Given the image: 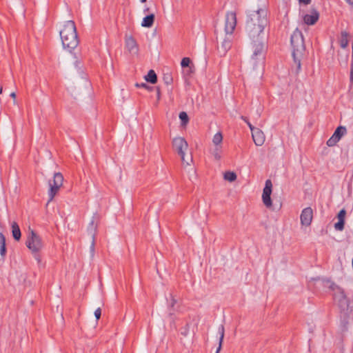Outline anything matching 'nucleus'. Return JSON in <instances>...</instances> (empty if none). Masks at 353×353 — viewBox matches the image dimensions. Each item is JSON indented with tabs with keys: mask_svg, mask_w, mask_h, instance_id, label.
<instances>
[{
	"mask_svg": "<svg viewBox=\"0 0 353 353\" xmlns=\"http://www.w3.org/2000/svg\"><path fill=\"white\" fill-rule=\"evenodd\" d=\"M265 9L250 12L247 17L245 32L249 40L247 67L252 72L261 70L264 64L265 28L267 26Z\"/></svg>",
	"mask_w": 353,
	"mask_h": 353,
	"instance_id": "1",
	"label": "nucleus"
},
{
	"mask_svg": "<svg viewBox=\"0 0 353 353\" xmlns=\"http://www.w3.org/2000/svg\"><path fill=\"white\" fill-rule=\"evenodd\" d=\"M59 35L63 48L68 51L71 52L78 46L77 28L72 20H68L61 25Z\"/></svg>",
	"mask_w": 353,
	"mask_h": 353,
	"instance_id": "2",
	"label": "nucleus"
},
{
	"mask_svg": "<svg viewBox=\"0 0 353 353\" xmlns=\"http://www.w3.org/2000/svg\"><path fill=\"white\" fill-rule=\"evenodd\" d=\"M291 45L292 47V57L297 68H301V59L303 56L305 48L302 32L298 29L295 30L291 36Z\"/></svg>",
	"mask_w": 353,
	"mask_h": 353,
	"instance_id": "3",
	"label": "nucleus"
},
{
	"mask_svg": "<svg viewBox=\"0 0 353 353\" xmlns=\"http://www.w3.org/2000/svg\"><path fill=\"white\" fill-rule=\"evenodd\" d=\"M26 245L32 254L40 253L44 247L42 238L32 229L28 230Z\"/></svg>",
	"mask_w": 353,
	"mask_h": 353,
	"instance_id": "4",
	"label": "nucleus"
},
{
	"mask_svg": "<svg viewBox=\"0 0 353 353\" xmlns=\"http://www.w3.org/2000/svg\"><path fill=\"white\" fill-rule=\"evenodd\" d=\"M63 183V176L61 172L54 174L53 179L48 181L49 190L48 192L49 200L48 203L52 201Z\"/></svg>",
	"mask_w": 353,
	"mask_h": 353,
	"instance_id": "5",
	"label": "nucleus"
},
{
	"mask_svg": "<svg viewBox=\"0 0 353 353\" xmlns=\"http://www.w3.org/2000/svg\"><path fill=\"white\" fill-rule=\"evenodd\" d=\"M172 148L174 151L180 156L183 157L184 153L188 151L189 145L186 140L181 137H176L172 139Z\"/></svg>",
	"mask_w": 353,
	"mask_h": 353,
	"instance_id": "6",
	"label": "nucleus"
},
{
	"mask_svg": "<svg viewBox=\"0 0 353 353\" xmlns=\"http://www.w3.org/2000/svg\"><path fill=\"white\" fill-rule=\"evenodd\" d=\"M236 26V14L235 12L229 11L225 14L224 21V30L225 34L230 35L233 33Z\"/></svg>",
	"mask_w": 353,
	"mask_h": 353,
	"instance_id": "7",
	"label": "nucleus"
},
{
	"mask_svg": "<svg viewBox=\"0 0 353 353\" xmlns=\"http://www.w3.org/2000/svg\"><path fill=\"white\" fill-rule=\"evenodd\" d=\"M272 192V183L271 180L268 179L265 181V187L262 194L263 203L267 208H271L272 206V202L271 199V194Z\"/></svg>",
	"mask_w": 353,
	"mask_h": 353,
	"instance_id": "8",
	"label": "nucleus"
},
{
	"mask_svg": "<svg viewBox=\"0 0 353 353\" xmlns=\"http://www.w3.org/2000/svg\"><path fill=\"white\" fill-rule=\"evenodd\" d=\"M125 47L129 54L133 56H138L139 47L136 39L132 35L125 34Z\"/></svg>",
	"mask_w": 353,
	"mask_h": 353,
	"instance_id": "9",
	"label": "nucleus"
},
{
	"mask_svg": "<svg viewBox=\"0 0 353 353\" xmlns=\"http://www.w3.org/2000/svg\"><path fill=\"white\" fill-rule=\"evenodd\" d=\"M313 219V210L311 208H304L300 215V220L301 225L303 227H308L311 225Z\"/></svg>",
	"mask_w": 353,
	"mask_h": 353,
	"instance_id": "10",
	"label": "nucleus"
},
{
	"mask_svg": "<svg viewBox=\"0 0 353 353\" xmlns=\"http://www.w3.org/2000/svg\"><path fill=\"white\" fill-rule=\"evenodd\" d=\"M217 43H218V50L219 52L222 54H225V52L230 48L231 41L229 37H223L222 35L217 37Z\"/></svg>",
	"mask_w": 353,
	"mask_h": 353,
	"instance_id": "11",
	"label": "nucleus"
},
{
	"mask_svg": "<svg viewBox=\"0 0 353 353\" xmlns=\"http://www.w3.org/2000/svg\"><path fill=\"white\" fill-rule=\"evenodd\" d=\"M319 19V12L315 10L312 9L308 13L304 14L303 17V21L308 26L315 24Z\"/></svg>",
	"mask_w": 353,
	"mask_h": 353,
	"instance_id": "12",
	"label": "nucleus"
},
{
	"mask_svg": "<svg viewBox=\"0 0 353 353\" xmlns=\"http://www.w3.org/2000/svg\"><path fill=\"white\" fill-rule=\"evenodd\" d=\"M178 301L179 297L173 293H169L166 296L167 305L172 313L178 310Z\"/></svg>",
	"mask_w": 353,
	"mask_h": 353,
	"instance_id": "13",
	"label": "nucleus"
},
{
	"mask_svg": "<svg viewBox=\"0 0 353 353\" xmlns=\"http://www.w3.org/2000/svg\"><path fill=\"white\" fill-rule=\"evenodd\" d=\"M252 137L254 143L257 146H261L263 145L265 141V136L264 132L259 128L255 130L252 134Z\"/></svg>",
	"mask_w": 353,
	"mask_h": 353,
	"instance_id": "14",
	"label": "nucleus"
},
{
	"mask_svg": "<svg viewBox=\"0 0 353 353\" xmlns=\"http://www.w3.org/2000/svg\"><path fill=\"white\" fill-rule=\"evenodd\" d=\"M334 299L336 301L339 303V306L345 310L348 307L349 302L347 299L344 292L343 291L339 290L338 294L334 295Z\"/></svg>",
	"mask_w": 353,
	"mask_h": 353,
	"instance_id": "15",
	"label": "nucleus"
},
{
	"mask_svg": "<svg viewBox=\"0 0 353 353\" xmlns=\"http://www.w3.org/2000/svg\"><path fill=\"white\" fill-rule=\"evenodd\" d=\"M346 215V211L342 209L339 211L337 218L339 221L334 224V228L336 230L342 231L344 229L345 217Z\"/></svg>",
	"mask_w": 353,
	"mask_h": 353,
	"instance_id": "16",
	"label": "nucleus"
},
{
	"mask_svg": "<svg viewBox=\"0 0 353 353\" xmlns=\"http://www.w3.org/2000/svg\"><path fill=\"white\" fill-rule=\"evenodd\" d=\"M209 151L216 161H219L222 157L223 145H211Z\"/></svg>",
	"mask_w": 353,
	"mask_h": 353,
	"instance_id": "17",
	"label": "nucleus"
},
{
	"mask_svg": "<svg viewBox=\"0 0 353 353\" xmlns=\"http://www.w3.org/2000/svg\"><path fill=\"white\" fill-rule=\"evenodd\" d=\"M155 16L154 14H150L145 17L141 21V26L143 28H150L153 26L154 22Z\"/></svg>",
	"mask_w": 353,
	"mask_h": 353,
	"instance_id": "18",
	"label": "nucleus"
},
{
	"mask_svg": "<svg viewBox=\"0 0 353 353\" xmlns=\"http://www.w3.org/2000/svg\"><path fill=\"white\" fill-rule=\"evenodd\" d=\"M11 227L13 238L17 241H19L21 236V233L18 224L16 222H12Z\"/></svg>",
	"mask_w": 353,
	"mask_h": 353,
	"instance_id": "19",
	"label": "nucleus"
},
{
	"mask_svg": "<svg viewBox=\"0 0 353 353\" xmlns=\"http://www.w3.org/2000/svg\"><path fill=\"white\" fill-rule=\"evenodd\" d=\"M183 159V157H181V160L182 162V164L184 167L190 166L192 163H193V158L192 156V154L190 152L189 154L185 152L184 153Z\"/></svg>",
	"mask_w": 353,
	"mask_h": 353,
	"instance_id": "20",
	"label": "nucleus"
},
{
	"mask_svg": "<svg viewBox=\"0 0 353 353\" xmlns=\"http://www.w3.org/2000/svg\"><path fill=\"white\" fill-rule=\"evenodd\" d=\"M340 39V46L342 48H346L349 43V34L346 31L341 32Z\"/></svg>",
	"mask_w": 353,
	"mask_h": 353,
	"instance_id": "21",
	"label": "nucleus"
},
{
	"mask_svg": "<svg viewBox=\"0 0 353 353\" xmlns=\"http://www.w3.org/2000/svg\"><path fill=\"white\" fill-rule=\"evenodd\" d=\"M223 135L221 132H216L212 137V145H222Z\"/></svg>",
	"mask_w": 353,
	"mask_h": 353,
	"instance_id": "22",
	"label": "nucleus"
},
{
	"mask_svg": "<svg viewBox=\"0 0 353 353\" xmlns=\"http://www.w3.org/2000/svg\"><path fill=\"white\" fill-rule=\"evenodd\" d=\"M97 223L95 221L94 218L92 217V220L89 223L88 228H87V230H88V233L92 237H94V233L97 230Z\"/></svg>",
	"mask_w": 353,
	"mask_h": 353,
	"instance_id": "23",
	"label": "nucleus"
},
{
	"mask_svg": "<svg viewBox=\"0 0 353 353\" xmlns=\"http://www.w3.org/2000/svg\"><path fill=\"white\" fill-rule=\"evenodd\" d=\"M145 79L146 81L150 82L151 83H155L157 81V77L154 70H150L148 74L145 77Z\"/></svg>",
	"mask_w": 353,
	"mask_h": 353,
	"instance_id": "24",
	"label": "nucleus"
},
{
	"mask_svg": "<svg viewBox=\"0 0 353 353\" xmlns=\"http://www.w3.org/2000/svg\"><path fill=\"white\" fill-rule=\"evenodd\" d=\"M6 252V238L2 232H0V254L2 256H5Z\"/></svg>",
	"mask_w": 353,
	"mask_h": 353,
	"instance_id": "25",
	"label": "nucleus"
},
{
	"mask_svg": "<svg viewBox=\"0 0 353 353\" xmlns=\"http://www.w3.org/2000/svg\"><path fill=\"white\" fill-rule=\"evenodd\" d=\"M179 117L181 120V125L185 127L189 122V117L185 112H181Z\"/></svg>",
	"mask_w": 353,
	"mask_h": 353,
	"instance_id": "26",
	"label": "nucleus"
},
{
	"mask_svg": "<svg viewBox=\"0 0 353 353\" xmlns=\"http://www.w3.org/2000/svg\"><path fill=\"white\" fill-rule=\"evenodd\" d=\"M236 174L234 172L228 171L225 172L223 176V178L225 180L229 181V182H233L236 179Z\"/></svg>",
	"mask_w": 353,
	"mask_h": 353,
	"instance_id": "27",
	"label": "nucleus"
},
{
	"mask_svg": "<svg viewBox=\"0 0 353 353\" xmlns=\"http://www.w3.org/2000/svg\"><path fill=\"white\" fill-rule=\"evenodd\" d=\"M345 132H346V129L345 127L339 126L336 129V130L334 131V132L332 135H334V137H336L337 139H339L340 140Z\"/></svg>",
	"mask_w": 353,
	"mask_h": 353,
	"instance_id": "28",
	"label": "nucleus"
},
{
	"mask_svg": "<svg viewBox=\"0 0 353 353\" xmlns=\"http://www.w3.org/2000/svg\"><path fill=\"white\" fill-rule=\"evenodd\" d=\"M219 333H220V339H219V347L216 351V353H219L221 349V347H222V343H223V338H224V327L223 325H221L219 329Z\"/></svg>",
	"mask_w": 353,
	"mask_h": 353,
	"instance_id": "29",
	"label": "nucleus"
},
{
	"mask_svg": "<svg viewBox=\"0 0 353 353\" xmlns=\"http://www.w3.org/2000/svg\"><path fill=\"white\" fill-rule=\"evenodd\" d=\"M339 141V139H337L336 137L332 135L327 141V145L329 147H332L335 145Z\"/></svg>",
	"mask_w": 353,
	"mask_h": 353,
	"instance_id": "30",
	"label": "nucleus"
},
{
	"mask_svg": "<svg viewBox=\"0 0 353 353\" xmlns=\"http://www.w3.org/2000/svg\"><path fill=\"white\" fill-rule=\"evenodd\" d=\"M191 62V60L188 57H184L182 59L181 61V65L182 68H185L189 66L190 63Z\"/></svg>",
	"mask_w": 353,
	"mask_h": 353,
	"instance_id": "31",
	"label": "nucleus"
},
{
	"mask_svg": "<svg viewBox=\"0 0 353 353\" xmlns=\"http://www.w3.org/2000/svg\"><path fill=\"white\" fill-rule=\"evenodd\" d=\"M350 80L352 83H353V42H352V60L350 64Z\"/></svg>",
	"mask_w": 353,
	"mask_h": 353,
	"instance_id": "32",
	"label": "nucleus"
},
{
	"mask_svg": "<svg viewBox=\"0 0 353 353\" xmlns=\"http://www.w3.org/2000/svg\"><path fill=\"white\" fill-rule=\"evenodd\" d=\"M163 81L166 85H170L172 83V77L169 74H165L163 76Z\"/></svg>",
	"mask_w": 353,
	"mask_h": 353,
	"instance_id": "33",
	"label": "nucleus"
},
{
	"mask_svg": "<svg viewBox=\"0 0 353 353\" xmlns=\"http://www.w3.org/2000/svg\"><path fill=\"white\" fill-rule=\"evenodd\" d=\"M101 315V308L99 307L94 311V316H95L97 320H99L100 319Z\"/></svg>",
	"mask_w": 353,
	"mask_h": 353,
	"instance_id": "34",
	"label": "nucleus"
},
{
	"mask_svg": "<svg viewBox=\"0 0 353 353\" xmlns=\"http://www.w3.org/2000/svg\"><path fill=\"white\" fill-rule=\"evenodd\" d=\"M247 124H248V125L249 126V128H250V130H251L252 134L253 133V132H254V130H257V129H258V128H255V127H254V126H253V125L250 123V121H248V122L247 123Z\"/></svg>",
	"mask_w": 353,
	"mask_h": 353,
	"instance_id": "35",
	"label": "nucleus"
},
{
	"mask_svg": "<svg viewBox=\"0 0 353 353\" xmlns=\"http://www.w3.org/2000/svg\"><path fill=\"white\" fill-rule=\"evenodd\" d=\"M247 124H248V125L249 126V128H250V130H251L252 134L253 133V132H254V130H257V129H258V128H255V127H254V126H253V125L250 123V121H248V122L247 123Z\"/></svg>",
	"mask_w": 353,
	"mask_h": 353,
	"instance_id": "36",
	"label": "nucleus"
},
{
	"mask_svg": "<svg viewBox=\"0 0 353 353\" xmlns=\"http://www.w3.org/2000/svg\"><path fill=\"white\" fill-rule=\"evenodd\" d=\"M34 259H36V261H37L38 263H41V257L39 256V253H37V254H32Z\"/></svg>",
	"mask_w": 353,
	"mask_h": 353,
	"instance_id": "37",
	"label": "nucleus"
},
{
	"mask_svg": "<svg viewBox=\"0 0 353 353\" xmlns=\"http://www.w3.org/2000/svg\"><path fill=\"white\" fill-rule=\"evenodd\" d=\"M157 101H159L161 99V90L159 87L157 88Z\"/></svg>",
	"mask_w": 353,
	"mask_h": 353,
	"instance_id": "38",
	"label": "nucleus"
},
{
	"mask_svg": "<svg viewBox=\"0 0 353 353\" xmlns=\"http://www.w3.org/2000/svg\"><path fill=\"white\" fill-rule=\"evenodd\" d=\"M299 1L305 5H307V4L310 3L311 0H299Z\"/></svg>",
	"mask_w": 353,
	"mask_h": 353,
	"instance_id": "39",
	"label": "nucleus"
},
{
	"mask_svg": "<svg viewBox=\"0 0 353 353\" xmlns=\"http://www.w3.org/2000/svg\"><path fill=\"white\" fill-rule=\"evenodd\" d=\"M10 97H11L12 99H14V103H16V100H15V99H16V94H15V92H12V93L10 94Z\"/></svg>",
	"mask_w": 353,
	"mask_h": 353,
	"instance_id": "40",
	"label": "nucleus"
},
{
	"mask_svg": "<svg viewBox=\"0 0 353 353\" xmlns=\"http://www.w3.org/2000/svg\"><path fill=\"white\" fill-rule=\"evenodd\" d=\"M140 86H141L143 88H146L148 90H150L151 89V88L149 87L148 85H147L145 83H142Z\"/></svg>",
	"mask_w": 353,
	"mask_h": 353,
	"instance_id": "41",
	"label": "nucleus"
},
{
	"mask_svg": "<svg viewBox=\"0 0 353 353\" xmlns=\"http://www.w3.org/2000/svg\"><path fill=\"white\" fill-rule=\"evenodd\" d=\"M241 119L247 123L249 121L248 119L243 116L241 117Z\"/></svg>",
	"mask_w": 353,
	"mask_h": 353,
	"instance_id": "42",
	"label": "nucleus"
},
{
	"mask_svg": "<svg viewBox=\"0 0 353 353\" xmlns=\"http://www.w3.org/2000/svg\"><path fill=\"white\" fill-rule=\"evenodd\" d=\"M347 1V3H348L349 4L353 6V0H345Z\"/></svg>",
	"mask_w": 353,
	"mask_h": 353,
	"instance_id": "43",
	"label": "nucleus"
},
{
	"mask_svg": "<svg viewBox=\"0 0 353 353\" xmlns=\"http://www.w3.org/2000/svg\"><path fill=\"white\" fill-rule=\"evenodd\" d=\"M2 92H3V88L1 86V87H0V94H1V93H2Z\"/></svg>",
	"mask_w": 353,
	"mask_h": 353,
	"instance_id": "44",
	"label": "nucleus"
},
{
	"mask_svg": "<svg viewBox=\"0 0 353 353\" xmlns=\"http://www.w3.org/2000/svg\"><path fill=\"white\" fill-rule=\"evenodd\" d=\"M140 1H141V2H142V3H145V2H146V1H147V0H140Z\"/></svg>",
	"mask_w": 353,
	"mask_h": 353,
	"instance_id": "45",
	"label": "nucleus"
},
{
	"mask_svg": "<svg viewBox=\"0 0 353 353\" xmlns=\"http://www.w3.org/2000/svg\"><path fill=\"white\" fill-rule=\"evenodd\" d=\"M148 10H149V8H145V9L144 10V12H148Z\"/></svg>",
	"mask_w": 353,
	"mask_h": 353,
	"instance_id": "46",
	"label": "nucleus"
}]
</instances>
